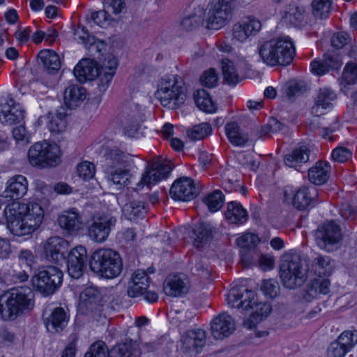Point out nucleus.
Wrapping results in <instances>:
<instances>
[{"instance_id": "27", "label": "nucleus", "mask_w": 357, "mask_h": 357, "mask_svg": "<svg viewBox=\"0 0 357 357\" xmlns=\"http://www.w3.org/2000/svg\"><path fill=\"white\" fill-rule=\"evenodd\" d=\"M80 30H77L76 35L78 36L79 40L85 47L88 50L89 54L97 59H100L102 51L105 50V44L98 39L93 36L89 33L86 27H79Z\"/></svg>"}, {"instance_id": "39", "label": "nucleus", "mask_w": 357, "mask_h": 357, "mask_svg": "<svg viewBox=\"0 0 357 357\" xmlns=\"http://www.w3.org/2000/svg\"><path fill=\"white\" fill-rule=\"evenodd\" d=\"M148 211V205L144 202L134 200L126 203L122 208L126 218L132 220L138 217H143Z\"/></svg>"}, {"instance_id": "2", "label": "nucleus", "mask_w": 357, "mask_h": 357, "mask_svg": "<svg viewBox=\"0 0 357 357\" xmlns=\"http://www.w3.org/2000/svg\"><path fill=\"white\" fill-rule=\"evenodd\" d=\"M255 293L243 287H234L227 296L228 305L234 308L241 310V312L248 318L243 320V326L248 329L255 328L257 324L266 317L271 311V306L268 303H258Z\"/></svg>"}, {"instance_id": "6", "label": "nucleus", "mask_w": 357, "mask_h": 357, "mask_svg": "<svg viewBox=\"0 0 357 357\" xmlns=\"http://www.w3.org/2000/svg\"><path fill=\"white\" fill-rule=\"evenodd\" d=\"M280 277L286 288L290 289L298 288L307 279L308 266L298 256H284L280 261Z\"/></svg>"}, {"instance_id": "25", "label": "nucleus", "mask_w": 357, "mask_h": 357, "mask_svg": "<svg viewBox=\"0 0 357 357\" xmlns=\"http://www.w3.org/2000/svg\"><path fill=\"white\" fill-rule=\"evenodd\" d=\"M235 330V323L230 315L224 312L213 319L211 324L212 335L217 340L229 336Z\"/></svg>"}, {"instance_id": "55", "label": "nucleus", "mask_w": 357, "mask_h": 357, "mask_svg": "<svg viewBox=\"0 0 357 357\" xmlns=\"http://www.w3.org/2000/svg\"><path fill=\"white\" fill-rule=\"evenodd\" d=\"M261 290L271 298L276 297L280 292V286L278 282L274 279L264 280L261 286Z\"/></svg>"}, {"instance_id": "63", "label": "nucleus", "mask_w": 357, "mask_h": 357, "mask_svg": "<svg viewBox=\"0 0 357 357\" xmlns=\"http://www.w3.org/2000/svg\"><path fill=\"white\" fill-rule=\"evenodd\" d=\"M306 90V86L303 82H291L287 89V96L291 98L303 93Z\"/></svg>"}, {"instance_id": "17", "label": "nucleus", "mask_w": 357, "mask_h": 357, "mask_svg": "<svg viewBox=\"0 0 357 357\" xmlns=\"http://www.w3.org/2000/svg\"><path fill=\"white\" fill-rule=\"evenodd\" d=\"M70 247L69 242L61 237L53 236L49 238L44 245V254L45 258L55 264H59L65 260V254Z\"/></svg>"}, {"instance_id": "43", "label": "nucleus", "mask_w": 357, "mask_h": 357, "mask_svg": "<svg viewBox=\"0 0 357 357\" xmlns=\"http://www.w3.org/2000/svg\"><path fill=\"white\" fill-rule=\"evenodd\" d=\"M275 38L259 44L257 52L261 61L267 66H275Z\"/></svg>"}, {"instance_id": "62", "label": "nucleus", "mask_w": 357, "mask_h": 357, "mask_svg": "<svg viewBox=\"0 0 357 357\" xmlns=\"http://www.w3.org/2000/svg\"><path fill=\"white\" fill-rule=\"evenodd\" d=\"M351 40L350 36L346 32H337L331 38V45L336 49H340Z\"/></svg>"}, {"instance_id": "7", "label": "nucleus", "mask_w": 357, "mask_h": 357, "mask_svg": "<svg viewBox=\"0 0 357 357\" xmlns=\"http://www.w3.org/2000/svg\"><path fill=\"white\" fill-rule=\"evenodd\" d=\"M155 96L163 107L171 109L183 105L186 98L182 82L174 75H165L160 79Z\"/></svg>"}, {"instance_id": "42", "label": "nucleus", "mask_w": 357, "mask_h": 357, "mask_svg": "<svg viewBox=\"0 0 357 357\" xmlns=\"http://www.w3.org/2000/svg\"><path fill=\"white\" fill-rule=\"evenodd\" d=\"M204 14L205 12L203 8L198 6L195 8L192 13L182 19L180 25L186 31H190L195 30L202 24Z\"/></svg>"}, {"instance_id": "35", "label": "nucleus", "mask_w": 357, "mask_h": 357, "mask_svg": "<svg viewBox=\"0 0 357 357\" xmlns=\"http://www.w3.org/2000/svg\"><path fill=\"white\" fill-rule=\"evenodd\" d=\"M225 217L232 224L242 225L247 221L248 214L241 204L231 202L227 205Z\"/></svg>"}, {"instance_id": "60", "label": "nucleus", "mask_w": 357, "mask_h": 357, "mask_svg": "<svg viewBox=\"0 0 357 357\" xmlns=\"http://www.w3.org/2000/svg\"><path fill=\"white\" fill-rule=\"evenodd\" d=\"M352 155L351 151L345 147L335 148L331 154L332 158L338 162H345L349 160Z\"/></svg>"}, {"instance_id": "8", "label": "nucleus", "mask_w": 357, "mask_h": 357, "mask_svg": "<svg viewBox=\"0 0 357 357\" xmlns=\"http://www.w3.org/2000/svg\"><path fill=\"white\" fill-rule=\"evenodd\" d=\"M63 276V272L59 268L47 266L38 270L33 278V284L38 291L47 296L59 288Z\"/></svg>"}, {"instance_id": "48", "label": "nucleus", "mask_w": 357, "mask_h": 357, "mask_svg": "<svg viewBox=\"0 0 357 357\" xmlns=\"http://www.w3.org/2000/svg\"><path fill=\"white\" fill-rule=\"evenodd\" d=\"M312 266L319 275H329L333 272V264L329 257L319 255L312 261Z\"/></svg>"}, {"instance_id": "29", "label": "nucleus", "mask_w": 357, "mask_h": 357, "mask_svg": "<svg viewBox=\"0 0 357 357\" xmlns=\"http://www.w3.org/2000/svg\"><path fill=\"white\" fill-rule=\"evenodd\" d=\"M336 99L335 93L329 88L320 89L315 99L314 106L312 107L311 113L314 116H319L324 114V110L330 108L332 101Z\"/></svg>"}, {"instance_id": "13", "label": "nucleus", "mask_w": 357, "mask_h": 357, "mask_svg": "<svg viewBox=\"0 0 357 357\" xmlns=\"http://www.w3.org/2000/svg\"><path fill=\"white\" fill-rule=\"evenodd\" d=\"M172 170V165L169 160L160 158H155L149 164L146 171L142 174L137 185L143 187L155 184L166 178Z\"/></svg>"}, {"instance_id": "53", "label": "nucleus", "mask_w": 357, "mask_h": 357, "mask_svg": "<svg viewBox=\"0 0 357 357\" xmlns=\"http://www.w3.org/2000/svg\"><path fill=\"white\" fill-rule=\"evenodd\" d=\"M211 131V126L208 123H204L194 126L188 132V135L192 140H201L210 135Z\"/></svg>"}, {"instance_id": "18", "label": "nucleus", "mask_w": 357, "mask_h": 357, "mask_svg": "<svg viewBox=\"0 0 357 357\" xmlns=\"http://www.w3.org/2000/svg\"><path fill=\"white\" fill-rule=\"evenodd\" d=\"M206 332L204 330L188 331L182 336L181 350L191 355L200 353L206 344Z\"/></svg>"}, {"instance_id": "56", "label": "nucleus", "mask_w": 357, "mask_h": 357, "mask_svg": "<svg viewBox=\"0 0 357 357\" xmlns=\"http://www.w3.org/2000/svg\"><path fill=\"white\" fill-rule=\"evenodd\" d=\"M259 241L257 235L252 233H246L236 239V244L241 248L255 249Z\"/></svg>"}, {"instance_id": "1", "label": "nucleus", "mask_w": 357, "mask_h": 357, "mask_svg": "<svg viewBox=\"0 0 357 357\" xmlns=\"http://www.w3.org/2000/svg\"><path fill=\"white\" fill-rule=\"evenodd\" d=\"M7 227L15 236L31 234L41 224L44 212L36 202H14L4 210Z\"/></svg>"}, {"instance_id": "61", "label": "nucleus", "mask_w": 357, "mask_h": 357, "mask_svg": "<svg viewBox=\"0 0 357 357\" xmlns=\"http://www.w3.org/2000/svg\"><path fill=\"white\" fill-rule=\"evenodd\" d=\"M347 350L336 340L331 342L327 350V357H344Z\"/></svg>"}, {"instance_id": "47", "label": "nucleus", "mask_w": 357, "mask_h": 357, "mask_svg": "<svg viewBox=\"0 0 357 357\" xmlns=\"http://www.w3.org/2000/svg\"><path fill=\"white\" fill-rule=\"evenodd\" d=\"M332 0H313L312 2V14L320 20L328 17L331 10Z\"/></svg>"}, {"instance_id": "45", "label": "nucleus", "mask_w": 357, "mask_h": 357, "mask_svg": "<svg viewBox=\"0 0 357 357\" xmlns=\"http://www.w3.org/2000/svg\"><path fill=\"white\" fill-rule=\"evenodd\" d=\"M48 123V128L52 132L59 133L65 130L67 126L66 116L65 108L61 107L57 111L54 116H50Z\"/></svg>"}, {"instance_id": "21", "label": "nucleus", "mask_w": 357, "mask_h": 357, "mask_svg": "<svg viewBox=\"0 0 357 357\" xmlns=\"http://www.w3.org/2000/svg\"><path fill=\"white\" fill-rule=\"evenodd\" d=\"M275 66H288L293 61L295 48L290 38L281 37L275 38Z\"/></svg>"}, {"instance_id": "26", "label": "nucleus", "mask_w": 357, "mask_h": 357, "mask_svg": "<svg viewBox=\"0 0 357 357\" xmlns=\"http://www.w3.org/2000/svg\"><path fill=\"white\" fill-rule=\"evenodd\" d=\"M27 189L26 178L21 174L15 175L8 180L6 188L3 191V197L19 199L26 195Z\"/></svg>"}, {"instance_id": "16", "label": "nucleus", "mask_w": 357, "mask_h": 357, "mask_svg": "<svg viewBox=\"0 0 357 357\" xmlns=\"http://www.w3.org/2000/svg\"><path fill=\"white\" fill-rule=\"evenodd\" d=\"M198 189L194 181L187 176L177 178L172 185L169 190L170 197L179 201H189L197 197Z\"/></svg>"}, {"instance_id": "4", "label": "nucleus", "mask_w": 357, "mask_h": 357, "mask_svg": "<svg viewBox=\"0 0 357 357\" xmlns=\"http://www.w3.org/2000/svg\"><path fill=\"white\" fill-rule=\"evenodd\" d=\"M90 270L99 277L112 279L120 275L123 262L120 255L109 248L94 251L89 259Z\"/></svg>"}, {"instance_id": "50", "label": "nucleus", "mask_w": 357, "mask_h": 357, "mask_svg": "<svg viewBox=\"0 0 357 357\" xmlns=\"http://www.w3.org/2000/svg\"><path fill=\"white\" fill-rule=\"evenodd\" d=\"M337 340L348 352L350 351L357 344V330L344 331L339 335Z\"/></svg>"}, {"instance_id": "34", "label": "nucleus", "mask_w": 357, "mask_h": 357, "mask_svg": "<svg viewBox=\"0 0 357 357\" xmlns=\"http://www.w3.org/2000/svg\"><path fill=\"white\" fill-rule=\"evenodd\" d=\"M283 21L294 26H300L305 20V10L294 3L287 6L282 15Z\"/></svg>"}, {"instance_id": "33", "label": "nucleus", "mask_w": 357, "mask_h": 357, "mask_svg": "<svg viewBox=\"0 0 357 357\" xmlns=\"http://www.w3.org/2000/svg\"><path fill=\"white\" fill-rule=\"evenodd\" d=\"M38 62L41 63L48 73L54 74L61 68V61L57 53L52 50H42L38 54Z\"/></svg>"}, {"instance_id": "32", "label": "nucleus", "mask_w": 357, "mask_h": 357, "mask_svg": "<svg viewBox=\"0 0 357 357\" xmlns=\"http://www.w3.org/2000/svg\"><path fill=\"white\" fill-rule=\"evenodd\" d=\"M330 165L328 162L318 161L308 169V179L314 185H322L328 178Z\"/></svg>"}, {"instance_id": "30", "label": "nucleus", "mask_w": 357, "mask_h": 357, "mask_svg": "<svg viewBox=\"0 0 357 357\" xmlns=\"http://www.w3.org/2000/svg\"><path fill=\"white\" fill-rule=\"evenodd\" d=\"M59 225L68 232H74L80 229L82 227L81 217L75 208L63 211L58 217Z\"/></svg>"}, {"instance_id": "44", "label": "nucleus", "mask_w": 357, "mask_h": 357, "mask_svg": "<svg viewBox=\"0 0 357 357\" xmlns=\"http://www.w3.org/2000/svg\"><path fill=\"white\" fill-rule=\"evenodd\" d=\"M194 100L200 110L206 113H213L216 111L215 105L206 90L196 91L194 93Z\"/></svg>"}, {"instance_id": "40", "label": "nucleus", "mask_w": 357, "mask_h": 357, "mask_svg": "<svg viewBox=\"0 0 357 357\" xmlns=\"http://www.w3.org/2000/svg\"><path fill=\"white\" fill-rule=\"evenodd\" d=\"M212 227L209 224L198 223L193 229L194 245L197 248H202L212 238Z\"/></svg>"}, {"instance_id": "14", "label": "nucleus", "mask_w": 357, "mask_h": 357, "mask_svg": "<svg viewBox=\"0 0 357 357\" xmlns=\"http://www.w3.org/2000/svg\"><path fill=\"white\" fill-rule=\"evenodd\" d=\"M68 275L75 279L81 278L86 269L88 259L87 251L83 245L71 249L66 257Z\"/></svg>"}, {"instance_id": "22", "label": "nucleus", "mask_w": 357, "mask_h": 357, "mask_svg": "<svg viewBox=\"0 0 357 357\" xmlns=\"http://www.w3.org/2000/svg\"><path fill=\"white\" fill-rule=\"evenodd\" d=\"M190 280L184 274L168 275L164 283V291L166 295L179 297L185 295L190 289Z\"/></svg>"}, {"instance_id": "31", "label": "nucleus", "mask_w": 357, "mask_h": 357, "mask_svg": "<svg viewBox=\"0 0 357 357\" xmlns=\"http://www.w3.org/2000/svg\"><path fill=\"white\" fill-rule=\"evenodd\" d=\"M85 98L86 90L79 85H70L63 93L65 105L70 109L77 107Z\"/></svg>"}, {"instance_id": "23", "label": "nucleus", "mask_w": 357, "mask_h": 357, "mask_svg": "<svg viewBox=\"0 0 357 357\" xmlns=\"http://www.w3.org/2000/svg\"><path fill=\"white\" fill-rule=\"evenodd\" d=\"M342 64L341 57L336 53H326L322 59H314L310 63L311 71L318 76L328 73L331 70H338Z\"/></svg>"}, {"instance_id": "3", "label": "nucleus", "mask_w": 357, "mask_h": 357, "mask_svg": "<svg viewBox=\"0 0 357 357\" xmlns=\"http://www.w3.org/2000/svg\"><path fill=\"white\" fill-rule=\"evenodd\" d=\"M102 167L110 185L121 190L131 183L133 174V160L129 155L117 149H107L103 155Z\"/></svg>"}, {"instance_id": "38", "label": "nucleus", "mask_w": 357, "mask_h": 357, "mask_svg": "<svg viewBox=\"0 0 357 357\" xmlns=\"http://www.w3.org/2000/svg\"><path fill=\"white\" fill-rule=\"evenodd\" d=\"M310 152L306 146L296 149L291 153L285 155L284 162L287 166L300 171L298 167H301V164L305 163L309 160Z\"/></svg>"}, {"instance_id": "36", "label": "nucleus", "mask_w": 357, "mask_h": 357, "mask_svg": "<svg viewBox=\"0 0 357 357\" xmlns=\"http://www.w3.org/2000/svg\"><path fill=\"white\" fill-rule=\"evenodd\" d=\"M229 141L235 146H242L248 141V135L245 133L236 122H229L225 127Z\"/></svg>"}, {"instance_id": "49", "label": "nucleus", "mask_w": 357, "mask_h": 357, "mask_svg": "<svg viewBox=\"0 0 357 357\" xmlns=\"http://www.w3.org/2000/svg\"><path fill=\"white\" fill-rule=\"evenodd\" d=\"M357 82V64L355 62H348L343 70L340 83L345 87L347 85L354 84Z\"/></svg>"}, {"instance_id": "15", "label": "nucleus", "mask_w": 357, "mask_h": 357, "mask_svg": "<svg viewBox=\"0 0 357 357\" xmlns=\"http://www.w3.org/2000/svg\"><path fill=\"white\" fill-rule=\"evenodd\" d=\"M22 106L13 98H6L0 102V122L6 126L21 123L24 117Z\"/></svg>"}, {"instance_id": "20", "label": "nucleus", "mask_w": 357, "mask_h": 357, "mask_svg": "<svg viewBox=\"0 0 357 357\" xmlns=\"http://www.w3.org/2000/svg\"><path fill=\"white\" fill-rule=\"evenodd\" d=\"M117 68L116 59L112 55H108L100 64L98 75L95 82L100 92H105L109 87Z\"/></svg>"}, {"instance_id": "57", "label": "nucleus", "mask_w": 357, "mask_h": 357, "mask_svg": "<svg viewBox=\"0 0 357 357\" xmlns=\"http://www.w3.org/2000/svg\"><path fill=\"white\" fill-rule=\"evenodd\" d=\"M77 172L79 177L84 180H89L95 174V166L93 163L85 161L77 165Z\"/></svg>"}, {"instance_id": "64", "label": "nucleus", "mask_w": 357, "mask_h": 357, "mask_svg": "<svg viewBox=\"0 0 357 357\" xmlns=\"http://www.w3.org/2000/svg\"><path fill=\"white\" fill-rule=\"evenodd\" d=\"M130 282H133V286L142 284L149 287L150 278L144 271L137 270L132 274Z\"/></svg>"}, {"instance_id": "9", "label": "nucleus", "mask_w": 357, "mask_h": 357, "mask_svg": "<svg viewBox=\"0 0 357 357\" xmlns=\"http://www.w3.org/2000/svg\"><path fill=\"white\" fill-rule=\"evenodd\" d=\"M58 148L48 142H36L28 151L29 162L33 167L46 168L54 167L59 162Z\"/></svg>"}, {"instance_id": "5", "label": "nucleus", "mask_w": 357, "mask_h": 357, "mask_svg": "<svg viewBox=\"0 0 357 357\" xmlns=\"http://www.w3.org/2000/svg\"><path fill=\"white\" fill-rule=\"evenodd\" d=\"M6 296V307H0V311L6 319L14 320L17 316L29 312L34 307L35 294L29 287L12 289Z\"/></svg>"}, {"instance_id": "46", "label": "nucleus", "mask_w": 357, "mask_h": 357, "mask_svg": "<svg viewBox=\"0 0 357 357\" xmlns=\"http://www.w3.org/2000/svg\"><path fill=\"white\" fill-rule=\"evenodd\" d=\"M222 70L224 81L229 85L234 86L240 81L239 75L236 70L234 63L229 59L222 61Z\"/></svg>"}, {"instance_id": "11", "label": "nucleus", "mask_w": 357, "mask_h": 357, "mask_svg": "<svg viewBox=\"0 0 357 357\" xmlns=\"http://www.w3.org/2000/svg\"><path fill=\"white\" fill-rule=\"evenodd\" d=\"M315 239L320 248L332 252L337 249L341 243L340 227L334 221L325 222L316 230Z\"/></svg>"}, {"instance_id": "59", "label": "nucleus", "mask_w": 357, "mask_h": 357, "mask_svg": "<svg viewBox=\"0 0 357 357\" xmlns=\"http://www.w3.org/2000/svg\"><path fill=\"white\" fill-rule=\"evenodd\" d=\"M218 75L213 68L205 71L200 77L202 85L208 88L215 86L218 84Z\"/></svg>"}, {"instance_id": "19", "label": "nucleus", "mask_w": 357, "mask_h": 357, "mask_svg": "<svg viewBox=\"0 0 357 357\" xmlns=\"http://www.w3.org/2000/svg\"><path fill=\"white\" fill-rule=\"evenodd\" d=\"M261 21L249 16L241 23L235 24L232 29L233 37L239 42H245L249 37L256 36L261 29Z\"/></svg>"}, {"instance_id": "28", "label": "nucleus", "mask_w": 357, "mask_h": 357, "mask_svg": "<svg viewBox=\"0 0 357 357\" xmlns=\"http://www.w3.org/2000/svg\"><path fill=\"white\" fill-rule=\"evenodd\" d=\"M100 68L93 59H83L75 66L73 73L79 82H84L94 79L98 75Z\"/></svg>"}, {"instance_id": "58", "label": "nucleus", "mask_w": 357, "mask_h": 357, "mask_svg": "<svg viewBox=\"0 0 357 357\" xmlns=\"http://www.w3.org/2000/svg\"><path fill=\"white\" fill-rule=\"evenodd\" d=\"M131 347L127 343L114 346L109 353V357H132Z\"/></svg>"}, {"instance_id": "24", "label": "nucleus", "mask_w": 357, "mask_h": 357, "mask_svg": "<svg viewBox=\"0 0 357 357\" xmlns=\"http://www.w3.org/2000/svg\"><path fill=\"white\" fill-rule=\"evenodd\" d=\"M43 321L50 333H60L63 331L69 321V314L63 307L54 308L47 317L43 315Z\"/></svg>"}, {"instance_id": "12", "label": "nucleus", "mask_w": 357, "mask_h": 357, "mask_svg": "<svg viewBox=\"0 0 357 357\" xmlns=\"http://www.w3.org/2000/svg\"><path fill=\"white\" fill-rule=\"evenodd\" d=\"M116 221V218L110 214L94 215L88 226V236L97 243L105 241Z\"/></svg>"}, {"instance_id": "54", "label": "nucleus", "mask_w": 357, "mask_h": 357, "mask_svg": "<svg viewBox=\"0 0 357 357\" xmlns=\"http://www.w3.org/2000/svg\"><path fill=\"white\" fill-rule=\"evenodd\" d=\"M109 353L105 343L102 341H97L91 344L84 357H108Z\"/></svg>"}, {"instance_id": "41", "label": "nucleus", "mask_w": 357, "mask_h": 357, "mask_svg": "<svg viewBox=\"0 0 357 357\" xmlns=\"http://www.w3.org/2000/svg\"><path fill=\"white\" fill-rule=\"evenodd\" d=\"M311 191L317 196V191L314 187L308 188L303 186L299 188L293 198L294 206L301 211L305 210L313 200V197L311 196Z\"/></svg>"}, {"instance_id": "52", "label": "nucleus", "mask_w": 357, "mask_h": 357, "mask_svg": "<svg viewBox=\"0 0 357 357\" xmlns=\"http://www.w3.org/2000/svg\"><path fill=\"white\" fill-rule=\"evenodd\" d=\"M223 195L220 190H215L204 199V202L207 205L209 211L215 212L218 211L223 204Z\"/></svg>"}, {"instance_id": "10", "label": "nucleus", "mask_w": 357, "mask_h": 357, "mask_svg": "<svg viewBox=\"0 0 357 357\" xmlns=\"http://www.w3.org/2000/svg\"><path fill=\"white\" fill-rule=\"evenodd\" d=\"M235 0H213L206 18V27L218 30L231 19Z\"/></svg>"}, {"instance_id": "51", "label": "nucleus", "mask_w": 357, "mask_h": 357, "mask_svg": "<svg viewBox=\"0 0 357 357\" xmlns=\"http://www.w3.org/2000/svg\"><path fill=\"white\" fill-rule=\"evenodd\" d=\"M89 23H94L100 26H106L109 24L110 15L105 10L92 11L86 16Z\"/></svg>"}, {"instance_id": "37", "label": "nucleus", "mask_w": 357, "mask_h": 357, "mask_svg": "<svg viewBox=\"0 0 357 357\" xmlns=\"http://www.w3.org/2000/svg\"><path fill=\"white\" fill-rule=\"evenodd\" d=\"M79 298L82 308L93 311L99 305L100 294L96 288L89 287L80 294Z\"/></svg>"}]
</instances>
